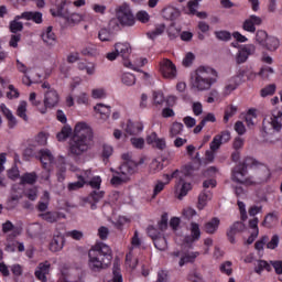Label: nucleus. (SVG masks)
Here are the masks:
<instances>
[{
    "label": "nucleus",
    "mask_w": 282,
    "mask_h": 282,
    "mask_svg": "<svg viewBox=\"0 0 282 282\" xmlns=\"http://www.w3.org/2000/svg\"><path fill=\"white\" fill-rule=\"evenodd\" d=\"M91 140H94V130L85 121L77 122L73 131L69 153L72 155H83L85 151L89 150Z\"/></svg>",
    "instance_id": "obj_2"
},
{
    "label": "nucleus",
    "mask_w": 282,
    "mask_h": 282,
    "mask_svg": "<svg viewBox=\"0 0 282 282\" xmlns=\"http://www.w3.org/2000/svg\"><path fill=\"white\" fill-rule=\"evenodd\" d=\"M21 15H17L13 21L10 22V31L12 34H17L18 32H23V22H19Z\"/></svg>",
    "instance_id": "obj_36"
},
{
    "label": "nucleus",
    "mask_w": 282,
    "mask_h": 282,
    "mask_svg": "<svg viewBox=\"0 0 282 282\" xmlns=\"http://www.w3.org/2000/svg\"><path fill=\"white\" fill-rule=\"evenodd\" d=\"M42 41L47 47H54L56 45L57 40H56V34L54 33L52 26L46 28L42 32Z\"/></svg>",
    "instance_id": "obj_18"
},
{
    "label": "nucleus",
    "mask_w": 282,
    "mask_h": 282,
    "mask_svg": "<svg viewBox=\"0 0 282 282\" xmlns=\"http://www.w3.org/2000/svg\"><path fill=\"white\" fill-rule=\"evenodd\" d=\"M256 25H261V18L257 15H250V18L243 22L242 28L246 32H251L253 34V32H257Z\"/></svg>",
    "instance_id": "obj_22"
},
{
    "label": "nucleus",
    "mask_w": 282,
    "mask_h": 282,
    "mask_svg": "<svg viewBox=\"0 0 282 282\" xmlns=\"http://www.w3.org/2000/svg\"><path fill=\"white\" fill-rule=\"evenodd\" d=\"M21 18L25 21H33V23H43V13L39 11H26L21 14Z\"/></svg>",
    "instance_id": "obj_24"
},
{
    "label": "nucleus",
    "mask_w": 282,
    "mask_h": 282,
    "mask_svg": "<svg viewBox=\"0 0 282 282\" xmlns=\"http://www.w3.org/2000/svg\"><path fill=\"white\" fill-rule=\"evenodd\" d=\"M246 228V225L243 223L236 221L230 229L227 231V237L230 241V243H235V234L236 232H241Z\"/></svg>",
    "instance_id": "obj_32"
},
{
    "label": "nucleus",
    "mask_w": 282,
    "mask_h": 282,
    "mask_svg": "<svg viewBox=\"0 0 282 282\" xmlns=\"http://www.w3.org/2000/svg\"><path fill=\"white\" fill-rule=\"evenodd\" d=\"M268 243V236H262L254 245L256 250L259 254H263V248Z\"/></svg>",
    "instance_id": "obj_52"
},
{
    "label": "nucleus",
    "mask_w": 282,
    "mask_h": 282,
    "mask_svg": "<svg viewBox=\"0 0 282 282\" xmlns=\"http://www.w3.org/2000/svg\"><path fill=\"white\" fill-rule=\"evenodd\" d=\"M164 13L166 14L167 19H171V21H174V19L180 17V10L175 8H167L164 10Z\"/></svg>",
    "instance_id": "obj_60"
},
{
    "label": "nucleus",
    "mask_w": 282,
    "mask_h": 282,
    "mask_svg": "<svg viewBox=\"0 0 282 282\" xmlns=\"http://www.w3.org/2000/svg\"><path fill=\"white\" fill-rule=\"evenodd\" d=\"M162 169H164V164L156 159H154L150 164L151 173H158L162 171Z\"/></svg>",
    "instance_id": "obj_59"
},
{
    "label": "nucleus",
    "mask_w": 282,
    "mask_h": 282,
    "mask_svg": "<svg viewBox=\"0 0 282 282\" xmlns=\"http://www.w3.org/2000/svg\"><path fill=\"white\" fill-rule=\"evenodd\" d=\"M17 69L18 72H21V74H24V77L22 78V83L23 85H26V87H30V85H32V83H39V80H41V75H36V77H34V72L30 68H28V66H25V64H23L21 61L17 59Z\"/></svg>",
    "instance_id": "obj_13"
},
{
    "label": "nucleus",
    "mask_w": 282,
    "mask_h": 282,
    "mask_svg": "<svg viewBox=\"0 0 282 282\" xmlns=\"http://www.w3.org/2000/svg\"><path fill=\"white\" fill-rule=\"evenodd\" d=\"M164 30H166V26L164 24H160L155 28V30L148 32L147 36L151 41H155V39H158V36H161V34H164Z\"/></svg>",
    "instance_id": "obj_38"
},
{
    "label": "nucleus",
    "mask_w": 282,
    "mask_h": 282,
    "mask_svg": "<svg viewBox=\"0 0 282 282\" xmlns=\"http://www.w3.org/2000/svg\"><path fill=\"white\" fill-rule=\"evenodd\" d=\"M181 32H182V29L175 26V24H171L167 29V36L170 39H177Z\"/></svg>",
    "instance_id": "obj_57"
},
{
    "label": "nucleus",
    "mask_w": 282,
    "mask_h": 282,
    "mask_svg": "<svg viewBox=\"0 0 282 282\" xmlns=\"http://www.w3.org/2000/svg\"><path fill=\"white\" fill-rule=\"evenodd\" d=\"M213 199V193L209 191H204L198 195V209L204 210L206 208L208 202Z\"/></svg>",
    "instance_id": "obj_33"
},
{
    "label": "nucleus",
    "mask_w": 282,
    "mask_h": 282,
    "mask_svg": "<svg viewBox=\"0 0 282 282\" xmlns=\"http://www.w3.org/2000/svg\"><path fill=\"white\" fill-rule=\"evenodd\" d=\"M199 254V252H191L183 257H181V260L178 262V265L182 268L183 265H186V263H193L195 261V258Z\"/></svg>",
    "instance_id": "obj_44"
},
{
    "label": "nucleus",
    "mask_w": 282,
    "mask_h": 282,
    "mask_svg": "<svg viewBox=\"0 0 282 282\" xmlns=\"http://www.w3.org/2000/svg\"><path fill=\"white\" fill-rule=\"evenodd\" d=\"M193 173H195V166L193 164H187L182 167L181 171L176 174V177L178 174H181V177H193Z\"/></svg>",
    "instance_id": "obj_43"
},
{
    "label": "nucleus",
    "mask_w": 282,
    "mask_h": 282,
    "mask_svg": "<svg viewBox=\"0 0 282 282\" xmlns=\"http://www.w3.org/2000/svg\"><path fill=\"white\" fill-rule=\"evenodd\" d=\"M91 98L94 100H102V98H107V90L105 88H94L91 90Z\"/></svg>",
    "instance_id": "obj_49"
},
{
    "label": "nucleus",
    "mask_w": 282,
    "mask_h": 282,
    "mask_svg": "<svg viewBox=\"0 0 282 282\" xmlns=\"http://www.w3.org/2000/svg\"><path fill=\"white\" fill-rule=\"evenodd\" d=\"M8 177L9 180H12L13 182H17L19 177H21V172L19 171L18 166H13L8 171Z\"/></svg>",
    "instance_id": "obj_58"
},
{
    "label": "nucleus",
    "mask_w": 282,
    "mask_h": 282,
    "mask_svg": "<svg viewBox=\"0 0 282 282\" xmlns=\"http://www.w3.org/2000/svg\"><path fill=\"white\" fill-rule=\"evenodd\" d=\"M142 131H144V124L142 122L140 121L133 122L131 120L127 122L126 132L129 135H140Z\"/></svg>",
    "instance_id": "obj_20"
},
{
    "label": "nucleus",
    "mask_w": 282,
    "mask_h": 282,
    "mask_svg": "<svg viewBox=\"0 0 282 282\" xmlns=\"http://www.w3.org/2000/svg\"><path fill=\"white\" fill-rule=\"evenodd\" d=\"M121 82L123 85H127L128 87H132V85H135V75L131 73H124L121 76Z\"/></svg>",
    "instance_id": "obj_48"
},
{
    "label": "nucleus",
    "mask_w": 282,
    "mask_h": 282,
    "mask_svg": "<svg viewBox=\"0 0 282 282\" xmlns=\"http://www.w3.org/2000/svg\"><path fill=\"white\" fill-rule=\"evenodd\" d=\"M219 74L217 70L209 66H199L191 75V86L192 89L196 91H208L217 83Z\"/></svg>",
    "instance_id": "obj_4"
},
{
    "label": "nucleus",
    "mask_w": 282,
    "mask_h": 282,
    "mask_svg": "<svg viewBox=\"0 0 282 282\" xmlns=\"http://www.w3.org/2000/svg\"><path fill=\"white\" fill-rule=\"evenodd\" d=\"M94 111H96V113H99L101 120H109V117L111 116V106L97 104L94 107Z\"/></svg>",
    "instance_id": "obj_27"
},
{
    "label": "nucleus",
    "mask_w": 282,
    "mask_h": 282,
    "mask_svg": "<svg viewBox=\"0 0 282 282\" xmlns=\"http://www.w3.org/2000/svg\"><path fill=\"white\" fill-rule=\"evenodd\" d=\"M269 37L270 36H268V33L265 31H258L257 34H256V41L262 47H263V45H265Z\"/></svg>",
    "instance_id": "obj_53"
},
{
    "label": "nucleus",
    "mask_w": 282,
    "mask_h": 282,
    "mask_svg": "<svg viewBox=\"0 0 282 282\" xmlns=\"http://www.w3.org/2000/svg\"><path fill=\"white\" fill-rule=\"evenodd\" d=\"M191 235L189 236H176L175 241L177 243H181L183 248H193V243L195 241H199L202 239V230L199 229V224L197 223H192L191 224Z\"/></svg>",
    "instance_id": "obj_7"
},
{
    "label": "nucleus",
    "mask_w": 282,
    "mask_h": 282,
    "mask_svg": "<svg viewBox=\"0 0 282 282\" xmlns=\"http://www.w3.org/2000/svg\"><path fill=\"white\" fill-rule=\"evenodd\" d=\"M280 45L281 42L279 41V39L274 36H269V39H267V42H264V45L262 47H264V50H268L269 52H276Z\"/></svg>",
    "instance_id": "obj_34"
},
{
    "label": "nucleus",
    "mask_w": 282,
    "mask_h": 282,
    "mask_svg": "<svg viewBox=\"0 0 282 282\" xmlns=\"http://www.w3.org/2000/svg\"><path fill=\"white\" fill-rule=\"evenodd\" d=\"M40 161L43 165V169H52V165L54 164V154L47 149L41 150L39 152Z\"/></svg>",
    "instance_id": "obj_19"
},
{
    "label": "nucleus",
    "mask_w": 282,
    "mask_h": 282,
    "mask_svg": "<svg viewBox=\"0 0 282 282\" xmlns=\"http://www.w3.org/2000/svg\"><path fill=\"white\" fill-rule=\"evenodd\" d=\"M69 135H72V127L64 126L62 128L61 132L57 133L56 138H57L58 142H65V140H67V138H69Z\"/></svg>",
    "instance_id": "obj_42"
},
{
    "label": "nucleus",
    "mask_w": 282,
    "mask_h": 282,
    "mask_svg": "<svg viewBox=\"0 0 282 282\" xmlns=\"http://www.w3.org/2000/svg\"><path fill=\"white\" fill-rule=\"evenodd\" d=\"M70 171L76 173L77 182H73L68 184V191H78L83 188L85 184H87V180L91 177V170L80 171L78 167L70 165Z\"/></svg>",
    "instance_id": "obj_10"
},
{
    "label": "nucleus",
    "mask_w": 282,
    "mask_h": 282,
    "mask_svg": "<svg viewBox=\"0 0 282 282\" xmlns=\"http://www.w3.org/2000/svg\"><path fill=\"white\" fill-rule=\"evenodd\" d=\"M67 3H69V0H56L55 4L51 8V14L53 17H63Z\"/></svg>",
    "instance_id": "obj_23"
},
{
    "label": "nucleus",
    "mask_w": 282,
    "mask_h": 282,
    "mask_svg": "<svg viewBox=\"0 0 282 282\" xmlns=\"http://www.w3.org/2000/svg\"><path fill=\"white\" fill-rule=\"evenodd\" d=\"M164 30H166V26L164 24H160L155 28V30L148 32L147 36L151 41H155V39H158V36H161V34H164Z\"/></svg>",
    "instance_id": "obj_39"
},
{
    "label": "nucleus",
    "mask_w": 282,
    "mask_h": 282,
    "mask_svg": "<svg viewBox=\"0 0 282 282\" xmlns=\"http://www.w3.org/2000/svg\"><path fill=\"white\" fill-rule=\"evenodd\" d=\"M88 265L94 272L105 270L111 265V247L105 242H97L88 252Z\"/></svg>",
    "instance_id": "obj_3"
},
{
    "label": "nucleus",
    "mask_w": 282,
    "mask_h": 282,
    "mask_svg": "<svg viewBox=\"0 0 282 282\" xmlns=\"http://www.w3.org/2000/svg\"><path fill=\"white\" fill-rule=\"evenodd\" d=\"M64 245H65V239L63 238V235L58 234L53 237V240L50 243V250L52 252H58L59 250H63Z\"/></svg>",
    "instance_id": "obj_28"
},
{
    "label": "nucleus",
    "mask_w": 282,
    "mask_h": 282,
    "mask_svg": "<svg viewBox=\"0 0 282 282\" xmlns=\"http://www.w3.org/2000/svg\"><path fill=\"white\" fill-rule=\"evenodd\" d=\"M270 169L268 165L259 163L253 158H247L243 164L236 166L231 172V180L236 184L242 186H254V184H262L270 180Z\"/></svg>",
    "instance_id": "obj_1"
},
{
    "label": "nucleus",
    "mask_w": 282,
    "mask_h": 282,
    "mask_svg": "<svg viewBox=\"0 0 282 282\" xmlns=\"http://www.w3.org/2000/svg\"><path fill=\"white\" fill-rule=\"evenodd\" d=\"M178 173L180 170H175L172 174H164L163 177L165 182L158 180L153 187L152 199H155V197H158V195L164 191L165 186L171 184V181L174 180V177H177Z\"/></svg>",
    "instance_id": "obj_14"
},
{
    "label": "nucleus",
    "mask_w": 282,
    "mask_h": 282,
    "mask_svg": "<svg viewBox=\"0 0 282 282\" xmlns=\"http://www.w3.org/2000/svg\"><path fill=\"white\" fill-rule=\"evenodd\" d=\"M279 224V217L274 214H269L265 216L262 225H264L267 228H272V226H276Z\"/></svg>",
    "instance_id": "obj_45"
},
{
    "label": "nucleus",
    "mask_w": 282,
    "mask_h": 282,
    "mask_svg": "<svg viewBox=\"0 0 282 282\" xmlns=\"http://www.w3.org/2000/svg\"><path fill=\"white\" fill-rule=\"evenodd\" d=\"M130 142L134 149H144V139L143 138H131Z\"/></svg>",
    "instance_id": "obj_64"
},
{
    "label": "nucleus",
    "mask_w": 282,
    "mask_h": 282,
    "mask_svg": "<svg viewBox=\"0 0 282 282\" xmlns=\"http://www.w3.org/2000/svg\"><path fill=\"white\" fill-rule=\"evenodd\" d=\"M133 173H135V164H122L120 166V171L115 172V174L112 175L110 184H112V186H120V184L129 182Z\"/></svg>",
    "instance_id": "obj_8"
},
{
    "label": "nucleus",
    "mask_w": 282,
    "mask_h": 282,
    "mask_svg": "<svg viewBox=\"0 0 282 282\" xmlns=\"http://www.w3.org/2000/svg\"><path fill=\"white\" fill-rule=\"evenodd\" d=\"M115 50L117 51L119 56H122V58H127L129 54H131V44L124 42V43H116Z\"/></svg>",
    "instance_id": "obj_31"
},
{
    "label": "nucleus",
    "mask_w": 282,
    "mask_h": 282,
    "mask_svg": "<svg viewBox=\"0 0 282 282\" xmlns=\"http://www.w3.org/2000/svg\"><path fill=\"white\" fill-rule=\"evenodd\" d=\"M142 246V240H140V234L138 230L134 231L131 239V246L129 247V252L126 256V265L131 270H135L138 265V258H135V250H140Z\"/></svg>",
    "instance_id": "obj_6"
},
{
    "label": "nucleus",
    "mask_w": 282,
    "mask_h": 282,
    "mask_svg": "<svg viewBox=\"0 0 282 282\" xmlns=\"http://www.w3.org/2000/svg\"><path fill=\"white\" fill-rule=\"evenodd\" d=\"M116 17L120 25H126L128 28L135 25V17L131 11V7L127 3H123L116 9Z\"/></svg>",
    "instance_id": "obj_9"
},
{
    "label": "nucleus",
    "mask_w": 282,
    "mask_h": 282,
    "mask_svg": "<svg viewBox=\"0 0 282 282\" xmlns=\"http://www.w3.org/2000/svg\"><path fill=\"white\" fill-rule=\"evenodd\" d=\"M112 279L109 280L108 282H122V274L120 273V267L113 265V271H112Z\"/></svg>",
    "instance_id": "obj_62"
},
{
    "label": "nucleus",
    "mask_w": 282,
    "mask_h": 282,
    "mask_svg": "<svg viewBox=\"0 0 282 282\" xmlns=\"http://www.w3.org/2000/svg\"><path fill=\"white\" fill-rule=\"evenodd\" d=\"M0 110L2 111L3 116H6V118L9 122L10 129H14V127H17V117H14L12 111L10 109H8L6 104L0 105Z\"/></svg>",
    "instance_id": "obj_29"
},
{
    "label": "nucleus",
    "mask_w": 282,
    "mask_h": 282,
    "mask_svg": "<svg viewBox=\"0 0 282 282\" xmlns=\"http://www.w3.org/2000/svg\"><path fill=\"white\" fill-rule=\"evenodd\" d=\"M254 52H257V47L252 44H247L243 47H241L237 55H236V63L238 65H241L243 63H246V61H248V58L250 56H252V54H254Z\"/></svg>",
    "instance_id": "obj_16"
},
{
    "label": "nucleus",
    "mask_w": 282,
    "mask_h": 282,
    "mask_svg": "<svg viewBox=\"0 0 282 282\" xmlns=\"http://www.w3.org/2000/svg\"><path fill=\"white\" fill-rule=\"evenodd\" d=\"M19 199H21V196L19 195L11 196L7 202L8 210H14V208L19 206Z\"/></svg>",
    "instance_id": "obj_55"
},
{
    "label": "nucleus",
    "mask_w": 282,
    "mask_h": 282,
    "mask_svg": "<svg viewBox=\"0 0 282 282\" xmlns=\"http://www.w3.org/2000/svg\"><path fill=\"white\" fill-rule=\"evenodd\" d=\"M184 131V124L180 122H174L170 129V138H177V135H182Z\"/></svg>",
    "instance_id": "obj_41"
},
{
    "label": "nucleus",
    "mask_w": 282,
    "mask_h": 282,
    "mask_svg": "<svg viewBox=\"0 0 282 282\" xmlns=\"http://www.w3.org/2000/svg\"><path fill=\"white\" fill-rule=\"evenodd\" d=\"M219 224H221V220H219L217 217H214L205 223L203 229L207 232V235H215V232L219 230Z\"/></svg>",
    "instance_id": "obj_25"
},
{
    "label": "nucleus",
    "mask_w": 282,
    "mask_h": 282,
    "mask_svg": "<svg viewBox=\"0 0 282 282\" xmlns=\"http://www.w3.org/2000/svg\"><path fill=\"white\" fill-rule=\"evenodd\" d=\"M276 91V86L274 84H271L264 88L261 89L260 94L262 98H268V96H272Z\"/></svg>",
    "instance_id": "obj_56"
},
{
    "label": "nucleus",
    "mask_w": 282,
    "mask_h": 282,
    "mask_svg": "<svg viewBox=\"0 0 282 282\" xmlns=\"http://www.w3.org/2000/svg\"><path fill=\"white\" fill-rule=\"evenodd\" d=\"M36 180H39V175L36 174V172H26L20 176V184H29L30 186H32L36 184Z\"/></svg>",
    "instance_id": "obj_30"
},
{
    "label": "nucleus",
    "mask_w": 282,
    "mask_h": 282,
    "mask_svg": "<svg viewBox=\"0 0 282 282\" xmlns=\"http://www.w3.org/2000/svg\"><path fill=\"white\" fill-rule=\"evenodd\" d=\"M189 191H193V184L191 182H186L182 176H180L174 187L175 195L178 199H184V197L188 195Z\"/></svg>",
    "instance_id": "obj_15"
},
{
    "label": "nucleus",
    "mask_w": 282,
    "mask_h": 282,
    "mask_svg": "<svg viewBox=\"0 0 282 282\" xmlns=\"http://www.w3.org/2000/svg\"><path fill=\"white\" fill-rule=\"evenodd\" d=\"M215 36L216 39H218V41H230V39L232 37L230 32L228 31H216Z\"/></svg>",
    "instance_id": "obj_61"
},
{
    "label": "nucleus",
    "mask_w": 282,
    "mask_h": 282,
    "mask_svg": "<svg viewBox=\"0 0 282 282\" xmlns=\"http://www.w3.org/2000/svg\"><path fill=\"white\" fill-rule=\"evenodd\" d=\"M249 228H251V232L247 239L248 246L254 243L256 239L259 237V218L249 220Z\"/></svg>",
    "instance_id": "obj_21"
},
{
    "label": "nucleus",
    "mask_w": 282,
    "mask_h": 282,
    "mask_svg": "<svg viewBox=\"0 0 282 282\" xmlns=\"http://www.w3.org/2000/svg\"><path fill=\"white\" fill-rule=\"evenodd\" d=\"M245 120L247 122V127H254V120H257V109H249Z\"/></svg>",
    "instance_id": "obj_46"
},
{
    "label": "nucleus",
    "mask_w": 282,
    "mask_h": 282,
    "mask_svg": "<svg viewBox=\"0 0 282 282\" xmlns=\"http://www.w3.org/2000/svg\"><path fill=\"white\" fill-rule=\"evenodd\" d=\"M17 116L19 118H22V120H24V122H28L29 118H28V101H20V104L18 105L17 108Z\"/></svg>",
    "instance_id": "obj_35"
},
{
    "label": "nucleus",
    "mask_w": 282,
    "mask_h": 282,
    "mask_svg": "<svg viewBox=\"0 0 282 282\" xmlns=\"http://www.w3.org/2000/svg\"><path fill=\"white\" fill-rule=\"evenodd\" d=\"M99 41L107 43L109 41H113V33L109 29H100L98 33Z\"/></svg>",
    "instance_id": "obj_40"
},
{
    "label": "nucleus",
    "mask_w": 282,
    "mask_h": 282,
    "mask_svg": "<svg viewBox=\"0 0 282 282\" xmlns=\"http://www.w3.org/2000/svg\"><path fill=\"white\" fill-rule=\"evenodd\" d=\"M77 105H89V95L87 93H80L76 97Z\"/></svg>",
    "instance_id": "obj_63"
},
{
    "label": "nucleus",
    "mask_w": 282,
    "mask_h": 282,
    "mask_svg": "<svg viewBox=\"0 0 282 282\" xmlns=\"http://www.w3.org/2000/svg\"><path fill=\"white\" fill-rule=\"evenodd\" d=\"M153 243L156 248V250H161V252H164V250H167L169 242L166 241V238L163 236H159L153 240Z\"/></svg>",
    "instance_id": "obj_37"
},
{
    "label": "nucleus",
    "mask_w": 282,
    "mask_h": 282,
    "mask_svg": "<svg viewBox=\"0 0 282 282\" xmlns=\"http://www.w3.org/2000/svg\"><path fill=\"white\" fill-rule=\"evenodd\" d=\"M135 19L137 21H140V23H149V21H151V15H149V12L141 10L137 12Z\"/></svg>",
    "instance_id": "obj_54"
},
{
    "label": "nucleus",
    "mask_w": 282,
    "mask_h": 282,
    "mask_svg": "<svg viewBox=\"0 0 282 282\" xmlns=\"http://www.w3.org/2000/svg\"><path fill=\"white\" fill-rule=\"evenodd\" d=\"M263 270H267L268 272H270V264L265 260H258L254 267V272L257 274H261Z\"/></svg>",
    "instance_id": "obj_47"
},
{
    "label": "nucleus",
    "mask_w": 282,
    "mask_h": 282,
    "mask_svg": "<svg viewBox=\"0 0 282 282\" xmlns=\"http://www.w3.org/2000/svg\"><path fill=\"white\" fill-rule=\"evenodd\" d=\"M40 217L48 224H54L55 221H58V213L47 212L45 214H41Z\"/></svg>",
    "instance_id": "obj_50"
},
{
    "label": "nucleus",
    "mask_w": 282,
    "mask_h": 282,
    "mask_svg": "<svg viewBox=\"0 0 282 282\" xmlns=\"http://www.w3.org/2000/svg\"><path fill=\"white\" fill-rule=\"evenodd\" d=\"M58 102H61V95H58V91H56V89L46 90L43 99L44 107L39 108L40 113H47V109L58 107Z\"/></svg>",
    "instance_id": "obj_11"
},
{
    "label": "nucleus",
    "mask_w": 282,
    "mask_h": 282,
    "mask_svg": "<svg viewBox=\"0 0 282 282\" xmlns=\"http://www.w3.org/2000/svg\"><path fill=\"white\" fill-rule=\"evenodd\" d=\"M241 78H243V73H241L238 76L232 77L224 89V96H230L231 91H235V89H237V87H239L238 80H241Z\"/></svg>",
    "instance_id": "obj_26"
},
{
    "label": "nucleus",
    "mask_w": 282,
    "mask_h": 282,
    "mask_svg": "<svg viewBox=\"0 0 282 282\" xmlns=\"http://www.w3.org/2000/svg\"><path fill=\"white\" fill-rule=\"evenodd\" d=\"M282 128V110L275 109L272 111L271 116L264 118L262 126V138L267 142H274L268 138V135H273L274 131H281Z\"/></svg>",
    "instance_id": "obj_5"
},
{
    "label": "nucleus",
    "mask_w": 282,
    "mask_h": 282,
    "mask_svg": "<svg viewBox=\"0 0 282 282\" xmlns=\"http://www.w3.org/2000/svg\"><path fill=\"white\" fill-rule=\"evenodd\" d=\"M160 74L163 78L173 80L177 78V66L171 59L164 58L160 62Z\"/></svg>",
    "instance_id": "obj_12"
},
{
    "label": "nucleus",
    "mask_w": 282,
    "mask_h": 282,
    "mask_svg": "<svg viewBox=\"0 0 282 282\" xmlns=\"http://www.w3.org/2000/svg\"><path fill=\"white\" fill-rule=\"evenodd\" d=\"M51 268H52V264H50L48 261L41 262L35 270L36 279H39V281H42V282H47V274H50Z\"/></svg>",
    "instance_id": "obj_17"
},
{
    "label": "nucleus",
    "mask_w": 282,
    "mask_h": 282,
    "mask_svg": "<svg viewBox=\"0 0 282 282\" xmlns=\"http://www.w3.org/2000/svg\"><path fill=\"white\" fill-rule=\"evenodd\" d=\"M129 224H131V219L120 216L117 221L113 223V226L117 230H122V228H124V226H129Z\"/></svg>",
    "instance_id": "obj_51"
}]
</instances>
